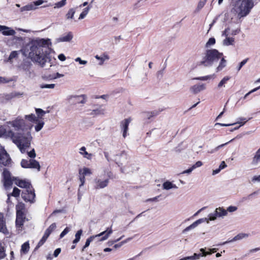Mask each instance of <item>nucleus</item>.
Returning a JSON list of instances; mask_svg holds the SVG:
<instances>
[{
	"mask_svg": "<svg viewBox=\"0 0 260 260\" xmlns=\"http://www.w3.org/2000/svg\"><path fill=\"white\" fill-rule=\"evenodd\" d=\"M8 123L15 130L23 132V133H15L12 131H9L6 133V136L17 145L21 153H25L26 149L30 147L32 140L30 131L33 125L19 117Z\"/></svg>",
	"mask_w": 260,
	"mask_h": 260,
	"instance_id": "f257e3e1",
	"label": "nucleus"
},
{
	"mask_svg": "<svg viewBox=\"0 0 260 260\" xmlns=\"http://www.w3.org/2000/svg\"><path fill=\"white\" fill-rule=\"evenodd\" d=\"M51 44L49 39H37L27 44L22 50L23 55L28 57L32 61L44 67L47 62H50L49 46Z\"/></svg>",
	"mask_w": 260,
	"mask_h": 260,
	"instance_id": "f03ea898",
	"label": "nucleus"
},
{
	"mask_svg": "<svg viewBox=\"0 0 260 260\" xmlns=\"http://www.w3.org/2000/svg\"><path fill=\"white\" fill-rule=\"evenodd\" d=\"M254 6L253 0H237L233 5L231 12L241 18L248 15Z\"/></svg>",
	"mask_w": 260,
	"mask_h": 260,
	"instance_id": "7ed1b4c3",
	"label": "nucleus"
},
{
	"mask_svg": "<svg viewBox=\"0 0 260 260\" xmlns=\"http://www.w3.org/2000/svg\"><path fill=\"white\" fill-rule=\"evenodd\" d=\"M227 215V211H225V210L223 207L217 208L213 213H211L208 215V217L200 218L193 222L188 226L186 227L183 231V233H185L196 228L199 224L204 222L206 221L207 223H208L210 221L215 220L218 217L222 218L224 216H226Z\"/></svg>",
	"mask_w": 260,
	"mask_h": 260,
	"instance_id": "20e7f679",
	"label": "nucleus"
},
{
	"mask_svg": "<svg viewBox=\"0 0 260 260\" xmlns=\"http://www.w3.org/2000/svg\"><path fill=\"white\" fill-rule=\"evenodd\" d=\"M222 56H223V54L219 52L216 49L208 50L202 60L201 61L200 64L205 67L211 66L217 62Z\"/></svg>",
	"mask_w": 260,
	"mask_h": 260,
	"instance_id": "39448f33",
	"label": "nucleus"
},
{
	"mask_svg": "<svg viewBox=\"0 0 260 260\" xmlns=\"http://www.w3.org/2000/svg\"><path fill=\"white\" fill-rule=\"evenodd\" d=\"M112 175V172L109 169L104 168L102 174L94 180L95 188L102 189L107 187L109 183V179Z\"/></svg>",
	"mask_w": 260,
	"mask_h": 260,
	"instance_id": "423d86ee",
	"label": "nucleus"
},
{
	"mask_svg": "<svg viewBox=\"0 0 260 260\" xmlns=\"http://www.w3.org/2000/svg\"><path fill=\"white\" fill-rule=\"evenodd\" d=\"M111 152L109 151H104V156L108 162H110L113 160L118 165V167H120V171L122 173H127L128 171L125 169V167H121L122 165V160L127 158V155L124 152L120 153L119 154H116L114 155V159H112L110 157Z\"/></svg>",
	"mask_w": 260,
	"mask_h": 260,
	"instance_id": "0eeeda50",
	"label": "nucleus"
},
{
	"mask_svg": "<svg viewBox=\"0 0 260 260\" xmlns=\"http://www.w3.org/2000/svg\"><path fill=\"white\" fill-rule=\"evenodd\" d=\"M112 230L111 228H108L107 230L101 233L100 234L89 237L86 240L85 244L83 247L82 250L83 251L85 248L89 246L90 242L92 241L95 238L102 237L100 241H104L108 239L109 235L112 234Z\"/></svg>",
	"mask_w": 260,
	"mask_h": 260,
	"instance_id": "6e6552de",
	"label": "nucleus"
},
{
	"mask_svg": "<svg viewBox=\"0 0 260 260\" xmlns=\"http://www.w3.org/2000/svg\"><path fill=\"white\" fill-rule=\"evenodd\" d=\"M12 160L4 148L0 145V166H10Z\"/></svg>",
	"mask_w": 260,
	"mask_h": 260,
	"instance_id": "1a4fd4ad",
	"label": "nucleus"
},
{
	"mask_svg": "<svg viewBox=\"0 0 260 260\" xmlns=\"http://www.w3.org/2000/svg\"><path fill=\"white\" fill-rule=\"evenodd\" d=\"M25 118L31 122L36 123L37 124L35 126V129L37 132L40 131L44 126V122L39 119L34 114L26 115Z\"/></svg>",
	"mask_w": 260,
	"mask_h": 260,
	"instance_id": "9d476101",
	"label": "nucleus"
},
{
	"mask_svg": "<svg viewBox=\"0 0 260 260\" xmlns=\"http://www.w3.org/2000/svg\"><path fill=\"white\" fill-rule=\"evenodd\" d=\"M21 196L22 199L26 202L31 203H34L35 201V193L32 188L25 189L22 192Z\"/></svg>",
	"mask_w": 260,
	"mask_h": 260,
	"instance_id": "9b49d317",
	"label": "nucleus"
},
{
	"mask_svg": "<svg viewBox=\"0 0 260 260\" xmlns=\"http://www.w3.org/2000/svg\"><path fill=\"white\" fill-rule=\"evenodd\" d=\"M13 181L16 185L21 188H24L26 189L32 188L30 182L27 180L13 177Z\"/></svg>",
	"mask_w": 260,
	"mask_h": 260,
	"instance_id": "f8f14e48",
	"label": "nucleus"
},
{
	"mask_svg": "<svg viewBox=\"0 0 260 260\" xmlns=\"http://www.w3.org/2000/svg\"><path fill=\"white\" fill-rule=\"evenodd\" d=\"M79 173L80 175L79 180L81 182V184L79 185V187L80 188L82 186H83L85 183V177L87 175H90L91 174V171L90 169L88 168H83V169H81L79 171Z\"/></svg>",
	"mask_w": 260,
	"mask_h": 260,
	"instance_id": "ddd939ff",
	"label": "nucleus"
},
{
	"mask_svg": "<svg viewBox=\"0 0 260 260\" xmlns=\"http://www.w3.org/2000/svg\"><path fill=\"white\" fill-rule=\"evenodd\" d=\"M4 185L6 187H10L12 184V181L13 180L10 173L7 169H5L3 173Z\"/></svg>",
	"mask_w": 260,
	"mask_h": 260,
	"instance_id": "4468645a",
	"label": "nucleus"
},
{
	"mask_svg": "<svg viewBox=\"0 0 260 260\" xmlns=\"http://www.w3.org/2000/svg\"><path fill=\"white\" fill-rule=\"evenodd\" d=\"M26 215H16V226L18 231H22Z\"/></svg>",
	"mask_w": 260,
	"mask_h": 260,
	"instance_id": "2eb2a0df",
	"label": "nucleus"
},
{
	"mask_svg": "<svg viewBox=\"0 0 260 260\" xmlns=\"http://www.w3.org/2000/svg\"><path fill=\"white\" fill-rule=\"evenodd\" d=\"M32 66V63L28 60H23V62L21 64L20 68L24 71L26 72L27 75L30 76L31 71L30 68Z\"/></svg>",
	"mask_w": 260,
	"mask_h": 260,
	"instance_id": "dca6fc26",
	"label": "nucleus"
},
{
	"mask_svg": "<svg viewBox=\"0 0 260 260\" xmlns=\"http://www.w3.org/2000/svg\"><path fill=\"white\" fill-rule=\"evenodd\" d=\"M0 28L2 30V34L4 36H14L16 34L14 29L5 25H0Z\"/></svg>",
	"mask_w": 260,
	"mask_h": 260,
	"instance_id": "f3484780",
	"label": "nucleus"
},
{
	"mask_svg": "<svg viewBox=\"0 0 260 260\" xmlns=\"http://www.w3.org/2000/svg\"><path fill=\"white\" fill-rule=\"evenodd\" d=\"M16 215H26V210L25 204L19 202L16 206Z\"/></svg>",
	"mask_w": 260,
	"mask_h": 260,
	"instance_id": "a211bd4d",
	"label": "nucleus"
},
{
	"mask_svg": "<svg viewBox=\"0 0 260 260\" xmlns=\"http://www.w3.org/2000/svg\"><path fill=\"white\" fill-rule=\"evenodd\" d=\"M131 118H127V119H125L124 120L122 121L121 122L120 126H121L122 130L123 131V137L124 138H125L126 136L128 125H129V124L131 122Z\"/></svg>",
	"mask_w": 260,
	"mask_h": 260,
	"instance_id": "6ab92c4d",
	"label": "nucleus"
},
{
	"mask_svg": "<svg viewBox=\"0 0 260 260\" xmlns=\"http://www.w3.org/2000/svg\"><path fill=\"white\" fill-rule=\"evenodd\" d=\"M73 38V35L71 32H69L67 34H64L59 38L56 39L57 43L70 42Z\"/></svg>",
	"mask_w": 260,
	"mask_h": 260,
	"instance_id": "aec40b11",
	"label": "nucleus"
},
{
	"mask_svg": "<svg viewBox=\"0 0 260 260\" xmlns=\"http://www.w3.org/2000/svg\"><path fill=\"white\" fill-rule=\"evenodd\" d=\"M206 89L205 85L204 84H196L190 88V91L194 94H197L201 91H203Z\"/></svg>",
	"mask_w": 260,
	"mask_h": 260,
	"instance_id": "412c9836",
	"label": "nucleus"
},
{
	"mask_svg": "<svg viewBox=\"0 0 260 260\" xmlns=\"http://www.w3.org/2000/svg\"><path fill=\"white\" fill-rule=\"evenodd\" d=\"M81 97V96L71 95L67 96V101L68 103L71 104H76L79 103H84L85 101L84 100H82L80 102L79 101V99Z\"/></svg>",
	"mask_w": 260,
	"mask_h": 260,
	"instance_id": "4be33fe9",
	"label": "nucleus"
},
{
	"mask_svg": "<svg viewBox=\"0 0 260 260\" xmlns=\"http://www.w3.org/2000/svg\"><path fill=\"white\" fill-rule=\"evenodd\" d=\"M241 119L243 120H245V121L244 122L238 121L236 123H232V124H224V123H216L215 124L214 126H216L217 125H220V126H231V125H233L236 123L240 124V125L239 126L236 127L231 130V132H233L235 130L238 129L241 126L245 124V123L248 121V120H246L245 118H241Z\"/></svg>",
	"mask_w": 260,
	"mask_h": 260,
	"instance_id": "5701e85b",
	"label": "nucleus"
},
{
	"mask_svg": "<svg viewBox=\"0 0 260 260\" xmlns=\"http://www.w3.org/2000/svg\"><path fill=\"white\" fill-rule=\"evenodd\" d=\"M79 153L83 156L84 158H85L87 159L90 160L92 158V154L91 153H89L86 151V149L85 147L82 146L79 150Z\"/></svg>",
	"mask_w": 260,
	"mask_h": 260,
	"instance_id": "b1692460",
	"label": "nucleus"
},
{
	"mask_svg": "<svg viewBox=\"0 0 260 260\" xmlns=\"http://www.w3.org/2000/svg\"><path fill=\"white\" fill-rule=\"evenodd\" d=\"M29 165L28 168L31 169H36L38 171H40V165L39 162L34 159H29Z\"/></svg>",
	"mask_w": 260,
	"mask_h": 260,
	"instance_id": "393cba45",
	"label": "nucleus"
},
{
	"mask_svg": "<svg viewBox=\"0 0 260 260\" xmlns=\"http://www.w3.org/2000/svg\"><path fill=\"white\" fill-rule=\"evenodd\" d=\"M248 235L247 234L240 233V234L237 235V236H236L232 240H229V241H225V242H223L222 243V245H224V244H225L226 243L232 242H234V241H236L240 240H241V239H242L243 238H245L248 237Z\"/></svg>",
	"mask_w": 260,
	"mask_h": 260,
	"instance_id": "a878e982",
	"label": "nucleus"
},
{
	"mask_svg": "<svg viewBox=\"0 0 260 260\" xmlns=\"http://www.w3.org/2000/svg\"><path fill=\"white\" fill-rule=\"evenodd\" d=\"M7 232V230L4 220V216L3 214L0 212V232L5 234Z\"/></svg>",
	"mask_w": 260,
	"mask_h": 260,
	"instance_id": "bb28decb",
	"label": "nucleus"
},
{
	"mask_svg": "<svg viewBox=\"0 0 260 260\" xmlns=\"http://www.w3.org/2000/svg\"><path fill=\"white\" fill-rule=\"evenodd\" d=\"M37 9L35 4L33 3H30L24 7H22L20 10L21 12L23 11H28L31 10H35Z\"/></svg>",
	"mask_w": 260,
	"mask_h": 260,
	"instance_id": "cd10ccee",
	"label": "nucleus"
},
{
	"mask_svg": "<svg viewBox=\"0 0 260 260\" xmlns=\"http://www.w3.org/2000/svg\"><path fill=\"white\" fill-rule=\"evenodd\" d=\"M95 58L99 60V65L100 66L103 65L105 60H108L109 59V56L106 54H103L101 56L96 55L95 56Z\"/></svg>",
	"mask_w": 260,
	"mask_h": 260,
	"instance_id": "c85d7f7f",
	"label": "nucleus"
},
{
	"mask_svg": "<svg viewBox=\"0 0 260 260\" xmlns=\"http://www.w3.org/2000/svg\"><path fill=\"white\" fill-rule=\"evenodd\" d=\"M162 188L166 190H169L172 188L176 189L177 188V186L172 182L167 181L162 184Z\"/></svg>",
	"mask_w": 260,
	"mask_h": 260,
	"instance_id": "c756f323",
	"label": "nucleus"
},
{
	"mask_svg": "<svg viewBox=\"0 0 260 260\" xmlns=\"http://www.w3.org/2000/svg\"><path fill=\"white\" fill-rule=\"evenodd\" d=\"M235 43V39L233 37H228L225 38L222 41V44L224 46H228L234 45Z\"/></svg>",
	"mask_w": 260,
	"mask_h": 260,
	"instance_id": "7c9ffc66",
	"label": "nucleus"
},
{
	"mask_svg": "<svg viewBox=\"0 0 260 260\" xmlns=\"http://www.w3.org/2000/svg\"><path fill=\"white\" fill-rule=\"evenodd\" d=\"M106 113V110L102 107H100L99 108L93 110L91 114L93 115H104Z\"/></svg>",
	"mask_w": 260,
	"mask_h": 260,
	"instance_id": "2f4dec72",
	"label": "nucleus"
},
{
	"mask_svg": "<svg viewBox=\"0 0 260 260\" xmlns=\"http://www.w3.org/2000/svg\"><path fill=\"white\" fill-rule=\"evenodd\" d=\"M230 79L231 77L229 76H225L224 77H223L222 79V80L219 82L217 85V88L220 89L222 87H225V84Z\"/></svg>",
	"mask_w": 260,
	"mask_h": 260,
	"instance_id": "473e14b6",
	"label": "nucleus"
},
{
	"mask_svg": "<svg viewBox=\"0 0 260 260\" xmlns=\"http://www.w3.org/2000/svg\"><path fill=\"white\" fill-rule=\"evenodd\" d=\"M219 59H220V61L218 66L216 68L217 72L221 71L226 66V61L225 59H224L222 56Z\"/></svg>",
	"mask_w": 260,
	"mask_h": 260,
	"instance_id": "72a5a7b5",
	"label": "nucleus"
},
{
	"mask_svg": "<svg viewBox=\"0 0 260 260\" xmlns=\"http://www.w3.org/2000/svg\"><path fill=\"white\" fill-rule=\"evenodd\" d=\"M56 228L55 223H52L46 230L44 234L47 236L49 237L51 233L55 230Z\"/></svg>",
	"mask_w": 260,
	"mask_h": 260,
	"instance_id": "f704fd0d",
	"label": "nucleus"
},
{
	"mask_svg": "<svg viewBox=\"0 0 260 260\" xmlns=\"http://www.w3.org/2000/svg\"><path fill=\"white\" fill-rule=\"evenodd\" d=\"M20 193V190L17 187H14L12 193L11 194H8L7 202H10V198L11 196H13L14 197H19Z\"/></svg>",
	"mask_w": 260,
	"mask_h": 260,
	"instance_id": "c9c22d12",
	"label": "nucleus"
},
{
	"mask_svg": "<svg viewBox=\"0 0 260 260\" xmlns=\"http://www.w3.org/2000/svg\"><path fill=\"white\" fill-rule=\"evenodd\" d=\"M260 161V154L255 153V155L252 158L251 165L253 167H256L258 165Z\"/></svg>",
	"mask_w": 260,
	"mask_h": 260,
	"instance_id": "e433bc0d",
	"label": "nucleus"
},
{
	"mask_svg": "<svg viewBox=\"0 0 260 260\" xmlns=\"http://www.w3.org/2000/svg\"><path fill=\"white\" fill-rule=\"evenodd\" d=\"M29 250V244L28 241L25 242L21 246V252L23 254H26Z\"/></svg>",
	"mask_w": 260,
	"mask_h": 260,
	"instance_id": "4c0bfd02",
	"label": "nucleus"
},
{
	"mask_svg": "<svg viewBox=\"0 0 260 260\" xmlns=\"http://www.w3.org/2000/svg\"><path fill=\"white\" fill-rule=\"evenodd\" d=\"M200 251L202 252V253H194L193 254L194 260L199 259L200 257L201 256H206L207 255V253L205 251L204 248H201Z\"/></svg>",
	"mask_w": 260,
	"mask_h": 260,
	"instance_id": "58836bf2",
	"label": "nucleus"
},
{
	"mask_svg": "<svg viewBox=\"0 0 260 260\" xmlns=\"http://www.w3.org/2000/svg\"><path fill=\"white\" fill-rule=\"evenodd\" d=\"M90 8L89 7L84 9L79 17V19L81 20V19H84L86 16V15L88 14V13L90 10Z\"/></svg>",
	"mask_w": 260,
	"mask_h": 260,
	"instance_id": "ea45409f",
	"label": "nucleus"
},
{
	"mask_svg": "<svg viewBox=\"0 0 260 260\" xmlns=\"http://www.w3.org/2000/svg\"><path fill=\"white\" fill-rule=\"evenodd\" d=\"M36 112L38 115V117H37L38 119L41 118L46 113H49V111H45L43 110L42 109L37 108L36 109Z\"/></svg>",
	"mask_w": 260,
	"mask_h": 260,
	"instance_id": "a19ab883",
	"label": "nucleus"
},
{
	"mask_svg": "<svg viewBox=\"0 0 260 260\" xmlns=\"http://www.w3.org/2000/svg\"><path fill=\"white\" fill-rule=\"evenodd\" d=\"M75 13V10L74 8L70 9L66 15L67 19H73Z\"/></svg>",
	"mask_w": 260,
	"mask_h": 260,
	"instance_id": "79ce46f5",
	"label": "nucleus"
},
{
	"mask_svg": "<svg viewBox=\"0 0 260 260\" xmlns=\"http://www.w3.org/2000/svg\"><path fill=\"white\" fill-rule=\"evenodd\" d=\"M206 3V0H200L198 4V6L197 7L196 12H199L204 7Z\"/></svg>",
	"mask_w": 260,
	"mask_h": 260,
	"instance_id": "37998d69",
	"label": "nucleus"
},
{
	"mask_svg": "<svg viewBox=\"0 0 260 260\" xmlns=\"http://www.w3.org/2000/svg\"><path fill=\"white\" fill-rule=\"evenodd\" d=\"M82 234V230H80L77 231V232L75 234V239L74 240L73 243V244L77 243L80 239L81 236Z\"/></svg>",
	"mask_w": 260,
	"mask_h": 260,
	"instance_id": "c03bdc74",
	"label": "nucleus"
},
{
	"mask_svg": "<svg viewBox=\"0 0 260 260\" xmlns=\"http://www.w3.org/2000/svg\"><path fill=\"white\" fill-rule=\"evenodd\" d=\"M48 236H47L46 235H45V234H44L43 237L42 238V239L40 240V241L39 242V243H38V245L37 246H36V247L35 248V250H37V249H38L40 246H41L42 245H43V244L45 242V241H46L47 239L48 238Z\"/></svg>",
	"mask_w": 260,
	"mask_h": 260,
	"instance_id": "a18cd8bd",
	"label": "nucleus"
},
{
	"mask_svg": "<svg viewBox=\"0 0 260 260\" xmlns=\"http://www.w3.org/2000/svg\"><path fill=\"white\" fill-rule=\"evenodd\" d=\"M6 256V253L4 247L0 242V259L4 258Z\"/></svg>",
	"mask_w": 260,
	"mask_h": 260,
	"instance_id": "49530a36",
	"label": "nucleus"
},
{
	"mask_svg": "<svg viewBox=\"0 0 260 260\" xmlns=\"http://www.w3.org/2000/svg\"><path fill=\"white\" fill-rule=\"evenodd\" d=\"M215 77V76L214 75H208V76H203V77H198V78H195V79L199 80L205 81V80H209V79H214Z\"/></svg>",
	"mask_w": 260,
	"mask_h": 260,
	"instance_id": "de8ad7c7",
	"label": "nucleus"
},
{
	"mask_svg": "<svg viewBox=\"0 0 260 260\" xmlns=\"http://www.w3.org/2000/svg\"><path fill=\"white\" fill-rule=\"evenodd\" d=\"M55 86V84H41L40 85V87L41 89H44V88L53 89V88H54Z\"/></svg>",
	"mask_w": 260,
	"mask_h": 260,
	"instance_id": "09e8293b",
	"label": "nucleus"
},
{
	"mask_svg": "<svg viewBox=\"0 0 260 260\" xmlns=\"http://www.w3.org/2000/svg\"><path fill=\"white\" fill-rule=\"evenodd\" d=\"M67 0H61L60 2H57L54 4V8H60L64 6L66 4Z\"/></svg>",
	"mask_w": 260,
	"mask_h": 260,
	"instance_id": "8fccbe9b",
	"label": "nucleus"
},
{
	"mask_svg": "<svg viewBox=\"0 0 260 260\" xmlns=\"http://www.w3.org/2000/svg\"><path fill=\"white\" fill-rule=\"evenodd\" d=\"M12 78H7L5 77H0V84H5L12 81Z\"/></svg>",
	"mask_w": 260,
	"mask_h": 260,
	"instance_id": "3c124183",
	"label": "nucleus"
},
{
	"mask_svg": "<svg viewBox=\"0 0 260 260\" xmlns=\"http://www.w3.org/2000/svg\"><path fill=\"white\" fill-rule=\"evenodd\" d=\"M215 43V39L214 38H211L209 39L206 44V47L208 48L213 45Z\"/></svg>",
	"mask_w": 260,
	"mask_h": 260,
	"instance_id": "603ef678",
	"label": "nucleus"
},
{
	"mask_svg": "<svg viewBox=\"0 0 260 260\" xmlns=\"http://www.w3.org/2000/svg\"><path fill=\"white\" fill-rule=\"evenodd\" d=\"M29 159H22L21 162V166L23 168H28Z\"/></svg>",
	"mask_w": 260,
	"mask_h": 260,
	"instance_id": "864d4df0",
	"label": "nucleus"
},
{
	"mask_svg": "<svg viewBox=\"0 0 260 260\" xmlns=\"http://www.w3.org/2000/svg\"><path fill=\"white\" fill-rule=\"evenodd\" d=\"M18 52L16 51H12L10 55H9L8 60L11 61V60L15 57H16L18 55Z\"/></svg>",
	"mask_w": 260,
	"mask_h": 260,
	"instance_id": "5fc2aeb1",
	"label": "nucleus"
},
{
	"mask_svg": "<svg viewBox=\"0 0 260 260\" xmlns=\"http://www.w3.org/2000/svg\"><path fill=\"white\" fill-rule=\"evenodd\" d=\"M248 60V58H246L239 63L238 66L237 67L238 71H239L241 70V68L247 63Z\"/></svg>",
	"mask_w": 260,
	"mask_h": 260,
	"instance_id": "6e6d98bb",
	"label": "nucleus"
},
{
	"mask_svg": "<svg viewBox=\"0 0 260 260\" xmlns=\"http://www.w3.org/2000/svg\"><path fill=\"white\" fill-rule=\"evenodd\" d=\"M75 61L78 62L80 64L86 65L87 63L86 60H82L80 57H77L75 59Z\"/></svg>",
	"mask_w": 260,
	"mask_h": 260,
	"instance_id": "4d7b16f0",
	"label": "nucleus"
},
{
	"mask_svg": "<svg viewBox=\"0 0 260 260\" xmlns=\"http://www.w3.org/2000/svg\"><path fill=\"white\" fill-rule=\"evenodd\" d=\"M27 154L28 156L30 157L31 159H34L36 156V154L34 149H32L29 152H27Z\"/></svg>",
	"mask_w": 260,
	"mask_h": 260,
	"instance_id": "13d9d810",
	"label": "nucleus"
},
{
	"mask_svg": "<svg viewBox=\"0 0 260 260\" xmlns=\"http://www.w3.org/2000/svg\"><path fill=\"white\" fill-rule=\"evenodd\" d=\"M70 231V228L67 227L60 234V238H63L66 234H67Z\"/></svg>",
	"mask_w": 260,
	"mask_h": 260,
	"instance_id": "bf43d9fd",
	"label": "nucleus"
},
{
	"mask_svg": "<svg viewBox=\"0 0 260 260\" xmlns=\"http://www.w3.org/2000/svg\"><path fill=\"white\" fill-rule=\"evenodd\" d=\"M233 140H231V141H230L229 142H226L224 144H221L219 146H218L217 147H216L214 150H213L212 151L210 152V153H213L215 151H217L219 150V148L223 147L224 146L226 145V144H228L229 142H230L231 141H232Z\"/></svg>",
	"mask_w": 260,
	"mask_h": 260,
	"instance_id": "052dcab7",
	"label": "nucleus"
},
{
	"mask_svg": "<svg viewBox=\"0 0 260 260\" xmlns=\"http://www.w3.org/2000/svg\"><path fill=\"white\" fill-rule=\"evenodd\" d=\"M237 210V207L231 206H229L227 208V209L225 210V211H227V212H233L236 211Z\"/></svg>",
	"mask_w": 260,
	"mask_h": 260,
	"instance_id": "680f3d73",
	"label": "nucleus"
},
{
	"mask_svg": "<svg viewBox=\"0 0 260 260\" xmlns=\"http://www.w3.org/2000/svg\"><path fill=\"white\" fill-rule=\"evenodd\" d=\"M203 165V163L201 161H198L195 164L192 166V169H195L197 168L201 167Z\"/></svg>",
	"mask_w": 260,
	"mask_h": 260,
	"instance_id": "e2e57ef3",
	"label": "nucleus"
},
{
	"mask_svg": "<svg viewBox=\"0 0 260 260\" xmlns=\"http://www.w3.org/2000/svg\"><path fill=\"white\" fill-rule=\"evenodd\" d=\"M251 180L253 182H260V175H255L254 176L252 179Z\"/></svg>",
	"mask_w": 260,
	"mask_h": 260,
	"instance_id": "0e129e2a",
	"label": "nucleus"
},
{
	"mask_svg": "<svg viewBox=\"0 0 260 260\" xmlns=\"http://www.w3.org/2000/svg\"><path fill=\"white\" fill-rule=\"evenodd\" d=\"M230 30L229 28H226L222 33V36L224 37L225 38H228L229 37V32Z\"/></svg>",
	"mask_w": 260,
	"mask_h": 260,
	"instance_id": "69168bd1",
	"label": "nucleus"
},
{
	"mask_svg": "<svg viewBox=\"0 0 260 260\" xmlns=\"http://www.w3.org/2000/svg\"><path fill=\"white\" fill-rule=\"evenodd\" d=\"M156 115V113L154 112H147L145 113V117H146L148 119H150L151 117L154 116Z\"/></svg>",
	"mask_w": 260,
	"mask_h": 260,
	"instance_id": "338daca9",
	"label": "nucleus"
},
{
	"mask_svg": "<svg viewBox=\"0 0 260 260\" xmlns=\"http://www.w3.org/2000/svg\"><path fill=\"white\" fill-rule=\"evenodd\" d=\"M15 95H14L13 93H11L10 94H6L5 95V98L7 100H10L14 98H15Z\"/></svg>",
	"mask_w": 260,
	"mask_h": 260,
	"instance_id": "774afa93",
	"label": "nucleus"
}]
</instances>
